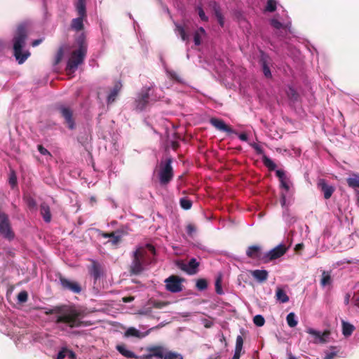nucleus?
Listing matches in <instances>:
<instances>
[{
    "label": "nucleus",
    "mask_w": 359,
    "mask_h": 359,
    "mask_svg": "<svg viewBox=\"0 0 359 359\" xmlns=\"http://www.w3.org/2000/svg\"><path fill=\"white\" fill-rule=\"evenodd\" d=\"M172 163V158L170 157L162 161L160 164L158 177L161 185H167L173 178L174 172Z\"/></svg>",
    "instance_id": "5"
},
{
    "label": "nucleus",
    "mask_w": 359,
    "mask_h": 359,
    "mask_svg": "<svg viewBox=\"0 0 359 359\" xmlns=\"http://www.w3.org/2000/svg\"><path fill=\"white\" fill-rule=\"evenodd\" d=\"M221 283L222 278L221 277H218L215 281V291L219 294H222L223 293Z\"/></svg>",
    "instance_id": "45"
},
{
    "label": "nucleus",
    "mask_w": 359,
    "mask_h": 359,
    "mask_svg": "<svg viewBox=\"0 0 359 359\" xmlns=\"http://www.w3.org/2000/svg\"><path fill=\"white\" fill-rule=\"evenodd\" d=\"M304 248V244L303 243H298L295 245L294 250L296 252H298Z\"/></svg>",
    "instance_id": "64"
},
{
    "label": "nucleus",
    "mask_w": 359,
    "mask_h": 359,
    "mask_svg": "<svg viewBox=\"0 0 359 359\" xmlns=\"http://www.w3.org/2000/svg\"><path fill=\"white\" fill-rule=\"evenodd\" d=\"M287 250V247L283 244H280L269 252L266 253L261 259L264 263H268L283 256Z\"/></svg>",
    "instance_id": "7"
},
{
    "label": "nucleus",
    "mask_w": 359,
    "mask_h": 359,
    "mask_svg": "<svg viewBox=\"0 0 359 359\" xmlns=\"http://www.w3.org/2000/svg\"><path fill=\"white\" fill-rule=\"evenodd\" d=\"M264 165L268 168L269 170H274L276 168V163L269 157L264 155L262 158Z\"/></svg>",
    "instance_id": "36"
},
{
    "label": "nucleus",
    "mask_w": 359,
    "mask_h": 359,
    "mask_svg": "<svg viewBox=\"0 0 359 359\" xmlns=\"http://www.w3.org/2000/svg\"><path fill=\"white\" fill-rule=\"evenodd\" d=\"M355 330V327L347 323V322H342V334L345 337H349L352 334L353 332Z\"/></svg>",
    "instance_id": "31"
},
{
    "label": "nucleus",
    "mask_w": 359,
    "mask_h": 359,
    "mask_svg": "<svg viewBox=\"0 0 359 359\" xmlns=\"http://www.w3.org/2000/svg\"><path fill=\"white\" fill-rule=\"evenodd\" d=\"M147 351L149 352L148 353L137 356V358L151 359L153 357H156L158 359H183L181 354L168 351L162 346H149L147 348Z\"/></svg>",
    "instance_id": "4"
},
{
    "label": "nucleus",
    "mask_w": 359,
    "mask_h": 359,
    "mask_svg": "<svg viewBox=\"0 0 359 359\" xmlns=\"http://www.w3.org/2000/svg\"><path fill=\"white\" fill-rule=\"evenodd\" d=\"M8 182L12 189L17 187V184H18L17 176H16V174L14 170H11L10 172Z\"/></svg>",
    "instance_id": "39"
},
{
    "label": "nucleus",
    "mask_w": 359,
    "mask_h": 359,
    "mask_svg": "<svg viewBox=\"0 0 359 359\" xmlns=\"http://www.w3.org/2000/svg\"><path fill=\"white\" fill-rule=\"evenodd\" d=\"M253 323L258 327H262L265 323L264 318L262 315H257L253 318Z\"/></svg>",
    "instance_id": "42"
},
{
    "label": "nucleus",
    "mask_w": 359,
    "mask_h": 359,
    "mask_svg": "<svg viewBox=\"0 0 359 359\" xmlns=\"http://www.w3.org/2000/svg\"><path fill=\"white\" fill-rule=\"evenodd\" d=\"M58 313L55 320L56 324L65 323L70 328L79 327L86 326L88 324L82 320L86 316V312L81 309H79L75 306L63 308L56 306L52 309H46V315Z\"/></svg>",
    "instance_id": "1"
},
{
    "label": "nucleus",
    "mask_w": 359,
    "mask_h": 359,
    "mask_svg": "<svg viewBox=\"0 0 359 359\" xmlns=\"http://www.w3.org/2000/svg\"><path fill=\"white\" fill-rule=\"evenodd\" d=\"M177 266L182 271L186 272L189 275L196 274L198 271V266L200 263L195 258H191L188 264H185L182 261H177L176 262Z\"/></svg>",
    "instance_id": "9"
},
{
    "label": "nucleus",
    "mask_w": 359,
    "mask_h": 359,
    "mask_svg": "<svg viewBox=\"0 0 359 359\" xmlns=\"http://www.w3.org/2000/svg\"><path fill=\"white\" fill-rule=\"evenodd\" d=\"M28 299V293L25 290H22L18 294V301L20 303H25Z\"/></svg>",
    "instance_id": "44"
},
{
    "label": "nucleus",
    "mask_w": 359,
    "mask_h": 359,
    "mask_svg": "<svg viewBox=\"0 0 359 359\" xmlns=\"http://www.w3.org/2000/svg\"><path fill=\"white\" fill-rule=\"evenodd\" d=\"M250 273L259 283L266 281L269 276V273L266 270H253L250 271Z\"/></svg>",
    "instance_id": "21"
},
{
    "label": "nucleus",
    "mask_w": 359,
    "mask_h": 359,
    "mask_svg": "<svg viewBox=\"0 0 359 359\" xmlns=\"http://www.w3.org/2000/svg\"><path fill=\"white\" fill-rule=\"evenodd\" d=\"M121 88H122L121 82L119 81L115 82L112 90H111L110 93L107 96V104H111L115 102Z\"/></svg>",
    "instance_id": "19"
},
{
    "label": "nucleus",
    "mask_w": 359,
    "mask_h": 359,
    "mask_svg": "<svg viewBox=\"0 0 359 359\" xmlns=\"http://www.w3.org/2000/svg\"><path fill=\"white\" fill-rule=\"evenodd\" d=\"M238 137L241 140L243 141V142H247L248 141V135L246 133H241L238 135Z\"/></svg>",
    "instance_id": "61"
},
{
    "label": "nucleus",
    "mask_w": 359,
    "mask_h": 359,
    "mask_svg": "<svg viewBox=\"0 0 359 359\" xmlns=\"http://www.w3.org/2000/svg\"><path fill=\"white\" fill-rule=\"evenodd\" d=\"M67 356L70 359H74L76 358V354L72 351L67 348Z\"/></svg>",
    "instance_id": "59"
},
{
    "label": "nucleus",
    "mask_w": 359,
    "mask_h": 359,
    "mask_svg": "<svg viewBox=\"0 0 359 359\" xmlns=\"http://www.w3.org/2000/svg\"><path fill=\"white\" fill-rule=\"evenodd\" d=\"M180 204L181 208L186 210L191 209L192 206L191 201L186 197L180 198Z\"/></svg>",
    "instance_id": "37"
},
{
    "label": "nucleus",
    "mask_w": 359,
    "mask_h": 359,
    "mask_svg": "<svg viewBox=\"0 0 359 359\" xmlns=\"http://www.w3.org/2000/svg\"><path fill=\"white\" fill-rule=\"evenodd\" d=\"M135 299L134 297L133 296H129V297H125L122 299L123 302L124 303H129V302H133V300Z\"/></svg>",
    "instance_id": "60"
},
{
    "label": "nucleus",
    "mask_w": 359,
    "mask_h": 359,
    "mask_svg": "<svg viewBox=\"0 0 359 359\" xmlns=\"http://www.w3.org/2000/svg\"><path fill=\"white\" fill-rule=\"evenodd\" d=\"M67 356V348H63L57 354V359H64Z\"/></svg>",
    "instance_id": "55"
},
{
    "label": "nucleus",
    "mask_w": 359,
    "mask_h": 359,
    "mask_svg": "<svg viewBox=\"0 0 359 359\" xmlns=\"http://www.w3.org/2000/svg\"><path fill=\"white\" fill-rule=\"evenodd\" d=\"M152 306L154 308L156 309H162L167 306L169 303L167 302H162V301H154L152 302Z\"/></svg>",
    "instance_id": "46"
},
{
    "label": "nucleus",
    "mask_w": 359,
    "mask_h": 359,
    "mask_svg": "<svg viewBox=\"0 0 359 359\" xmlns=\"http://www.w3.org/2000/svg\"><path fill=\"white\" fill-rule=\"evenodd\" d=\"M306 332L314 337L313 343L325 344L327 341V338L330 335V330H325L323 333L313 328H307Z\"/></svg>",
    "instance_id": "15"
},
{
    "label": "nucleus",
    "mask_w": 359,
    "mask_h": 359,
    "mask_svg": "<svg viewBox=\"0 0 359 359\" xmlns=\"http://www.w3.org/2000/svg\"><path fill=\"white\" fill-rule=\"evenodd\" d=\"M58 278L63 290L71 291L75 294H79L81 292V286L78 282L72 281L60 273L58 275Z\"/></svg>",
    "instance_id": "10"
},
{
    "label": "nucleus",
    "mask_w": 359,
    "mask_h": 359,
    "mask_svg": "<svg viewBox=\"0 0 359 359\" xmlns=\"http://www.w3.org/2000/svg\"><path fill=\"white\" fill-rule=\"evenodd\" d=\"M150 90L151 88L148 87L143 89L138 95L135 101V105L137 109L142 111L145 109L149 102Z\"/></svg>",
    "instance_id": "12"
},
{
    "label": "nucleus",
    "mask_w": 359,
    "mask_h": 359,
    "mask_svg": "<svg viewBox=\"0 0 359 359\" xmlns=\"http://www.w3.org/2000/svg\"><path fill=\"white\" fill-rule=\"evenodd\" d=\"M156 251L155 247L149 243L140 246L133 253L130 272L134 275L141 273L145 266L156 262Z\"/></svg>",
    "instance_id": "2"
},
{
    "label": "nucleus",
    "mask_w": 359,
    "mask_h": 359,
    "mask_svg": "<svg viewBox=\"0 0 359 359\" xmlns=\"http://www.w3.org/2000/svg\"><path fill=\"white\" fill-rule=\"evenodd\" d=\"M37 149L41 154L51 156L50 153L45 147H43V145L39 144L37 146Z\"/></svg>",
    "instance_id": "53"
},
{
    "label": "nucleus",
    "mask_w": 359,
    "mask_h": 359,
    "mask_svg": "<svg viewBox=\"0 0 359 359\" xmlns=\"http://www.w3.org/2000/svg\"><path fill=\"white\" fill-rule=\"evenodd\" d=\"M96 231L98 233L99 236L104 238H110L109 242L113 245H116L121 241V236L116 231H111L110 233H107L102 231L100 229H97Z\"/></svg>",
    "instance_id": "17"
},
{
    "label": "nucleus",
    "mask_w": 359,
    "mask_h": 359,
    "mask_svg": "<svg viewBox=\"0 0 359 359\" xmlns=\"http://www.w3.org/2000/svg\"><path fill=\"white\" fill-rule=\"evenodd\" d=\"M116 349L122 355L127 358H137V356L133 351L128 350L126 347V345L124 344L117 345Z\"/></svg>",
    "instance_id": "27"
},
{
    "label": "nucleus",
    "mask_w": 359,
    "mask_h": 359,
    "mask_svg": "<svg viewBox=\"0 0 359 359\" xmlns=\"http://www.w3.org/2000/svg\"><path fill=\"white\" fill-rule=\"evenodd\" d=\"M175 31L180 36L181 39L184 41H189V36L186 33L184 27L179 24H175Z\"/></svg>",
    "instance_id": "34"
},
{
    "label": "nucleus",
    "mask_w": 359,
    "mask_h": 359,
    "mask_svg": "<svg viewBox=\"0 0 359 359\" xmlns=\"http://www.w3.org/2000/svg\"><path fill=\"white\" fill-rule=\"evenodd\" d=\"M197 11L201 20L202 21L207 22L208 20V18L205 15L203 9L201 7L198 6L197 7Z\"/></svg>",
    "instance_id": "48"
},
{
    "label": "nucleus",
    "mask_w": 359,
    "mask_h": 359,
    "mask_svg": "<svg viewBox=\"0 0 359 359\" xmlns=\"http://www.w3.org/2000/svg\"><path fill=\"white\" fill-rule=\"evenodd\" d=\"M276 176L279 178V180L281 181L285 179V172L282 170H277L276 172Z\"/></svg>",
    "instance_id": "56"
},
{
    "label": "nucleus",
    "mask_w": 359,
    "mask_h": 359,
    "mask_svg": "<svg viewBox=\"0 0 359 359\" xmlns=\"http://www.w3.org/2000/svg\"><path fill=\"white\" fill-rule=\"evenodd\" d=\"M171 147L173 150H177L180 147V143L177 141H172Z\"/></svg>",
    "instance_id": "62"
},
{
    "label": "nucleus",
    "mask_w": 359,
    "mask_h": 359,
    "mask_svg": "<svg viewBox=\"0 0 359 359\" xmlns=\"http://www.w3.org/2000/svg\"><path fill=\"white\" fill-rule=\"evenodd\" d=\"M271 25L277 29H280L283 27V24L276 19L271 20Z\"/></svg>",
    "instance_id": "51"
},
{
    "label": "nucleus",
    "mask_w": 359,
    "mask_h": 359,
    "mask_svg": "<svg viewBox=\"0 0 359 359\" xmlns=\"http://www.w3.org/2000/svg\"><path fill=\"white\" fill-rule=\"evenodd\" d=\"M276 10V1L275 0H268L266 6V11L273 12Z\"/></svg>",
    "instance_id": "43"
},
{
    "label": "nucleus",
    "mask_w": 359,
    "mask_h": 359,
    "mask_svg": "<svg viewBox=\"0 0 359 359\" xmlns=\"http://www.w3.org/2000/svg\"><path fill=\"white\" fill-rule=\"evenodd\" d=\"M246 255L249 258H261V248L259 245H250L246 250Z\"/></svg>",
    "instance_id": "22"
},
{
    "label": "nucleus",
    "mask_w": 359,
    "mask_h": 359,
    "mask_svg": "<svg viewBox=\"0 0 359 359\" xmlns=\"http://www.w3.org/2000/svg\"><path fill=\"white\" fill-rule=\"evenodd\" d=\"M317 187L323 194L325 199H329L335 191L334 187L327 184L325 179H319Z\"/></svg>",
    "instance_id": "14"
},
{
    "label": "nucleus",
    "mask_w": 359,
    "mask_h": 359,
    "mask_svg": "<svg viewBox=\"0 0 359 359\" xmlns=\"http://www.w3.org/2000/svg\"><path fill=\"white\" fill-rule=\"evenodd\" d=\"M182 280L179 276L172 275L165 280V288L168 291L177 293L182 290Z\"/></svg>",
    "instance_id": "11"
},
{
    "label": "nucleus",
    "mask_w": 359,
    "mask_h": 359,
    "mask_svg": "<svg viewBox=\"0 0 359 359\" xmlns=\"http://www.w3.org/2000/svg\"><path fill=\"white\" fill-rule=\"evenodd\" d=\"M269 59L270 58L268 55L265 54L263 51H261L259 62L262 65L263 73L266 78L271 77V72L269 67Z\"/></svg>",
    "instance_id": "18"
},
{
    "label": "nucleus",
    "mask_w": 359,
    "mask_h": 359,
    "mask_svg": "<svg viewBox=\"0 0 359 359\" xmlns=\"http://www.w3.org/2000/svg\"><path fill=\"white\" fill-rule=\"evenodd\" d=\"M194 41L196 46H199L201 43V36L198 32H196L194 36Z\"/></svg>",
    "instance_id": "52"
},
{
    "label": "nucleus",
    "mask_w": 359,
    "mask_h": 359,
    "mask_svg": "<svg viewBox=\"0 0 359 359\" xmlns=\"http://www.w3.org/2000/svg\"><path fill=\"white\" fill-rule=\"evenodd\" d=\"M280 182V187L282 188L285 189L286 191H288L290 189V187H289V184H287V182H286V179H284Z\"/></svg>",
    "instance_id": "58"
},
{
    "label": "nucleus",
    "mask_w": 359,
    "mask_h": 359,
    "mask_svg": "<svg viewBox=\"0 0 359 359\" xmlns=\"http://www.w3.org/2000/svg\"><path fill=\"white\" fill-rule=\"evenodd\" d=\"M86 53L84 50H81L77 49L72 52L65 69L67 74L74 73L76 72L78 67L83 63Z\"/></svg>",
    "instance_id": "6"
},
{
    "label": "nucleus",
    "mask_w": 359,
    "mask_h": 359,
    "mask_svg": "<svg viewBox=\"0 0 359 359\" xmlns=\"http://www.w3.org/2000/svg\"><path fill=\"white\" fill-rule=\"evenodd\" d=\"M286 321L288 326L290 327H294L298 323V321L296 320V315L293 312L287 314L286 317Z\"/></svg>",
    "instance_id": "35"
},
{
    "label": "nucleus",
    "mask_w": 359,
    "mask_h": 359,
    "mask_svg": "<svg viewBox=\"0 0 359 359\" xmlns=\"http://www.w3.org/2000/svg\"><path fill=\"white\" fill-rule=\"evenodd\" d=\"M243 339L241 335L237 336L235 350L242 351Z\"/></svg>",
    "instance_id": "47"
},
{
    "label": "nucleus",
    "mask_w": 359,
    "mask_h": 359,
    "mask_svg": "<svg viewBox=\"0 0 359 359\" xmlns=\"http://www.w3.org/2000/svg\"><path fill=\"white\" fill-rule=\"evenodd\" d=\"M0 234L10 241L13 239L15 236L11 227L8 217L6 214L0 215Z\"/></svg>",
    "instance_id": "8"
},
{
    "label": "nucleus",
    "mask_w": 359,
    "mask_h": 359,
    "mask_svg": "<svg viewBox=\"0 0 359 359\" xmlns=\"http://www.w3.org/2000/svg\"><path fill=\"white\" fill-rule=\"evenodd\" d=\"M196 229L195 226L192 224H189L187 226V233L189 236H192V234L196 231Z\"/></svg>",
    "instance_id": "54"
},
{
    "label": "nucleus",
    "mask_w": 359,
    "mask_h": 359,
    "mask_svg": "<svg viewBox=\"0 0 359 359\" xmlns=\"http://www.w3.org/2000/svg\"><path fill=\"white\" fill-rule=\"evenodd\" d=\"M89 273L94 278L95 281L99 279L101 276V269L100 264L93 261L91 266L89 267Z\"/></svg>",
    "instance_id": "23"
},
{
    "label": "nucleus",
    "mask_w": 359,
    "mask_h": 359,
    "mask_svg": "<svg viewBox=\"0 0 359 359\" xmlns=\"http://www.w3.org/2000/svg\"><path fill=\"white\" fill-rule=\"evenodd\" d=\"M75 8L79 16L86 17V0H76Z\"/></svg>",
    "instance_id": "28"
},
{
    "label": "nucleus",
    "mask_w": 359,
    "mask_h": 359,
    "mask_svg": "<svg viewBox=\"0 0 359 359\" xmlns=\"http://www.w3.org/2000/svg\"><path fill=\"white\" fill-rule=\"evenodd\" d=\"M276 296L277 299L281 303H286L289 301V297L287 294L280 287L277 289Z\"/></svg>",
    "instance_id": "32"
},
{
    "label": "nucleus",
    "mask_w": 359,
    "mask_h": 359,
    "mask_svg": "<svg viewBox=\"0 0 359 359\" xmlns=\"http://www.w3.org/2000/svg\"><path fill=\"white\" fill-rule=\"evenodd\" d=\"M86 17L79 16L76 18H74L71 22V28L75 31H81L84 28L83 20Z\"/></svg>",
    "instance_id": "25"
},
{
    "label": "nucleus",
    "mask_w": 359,
    "mask_h": 359,
    "mask_svg": "<svg viewBox=\"0 0 359 359\" xmlns=\"http://www.w3.org/2000/svg\"><path fill=\"white\" fill-rule=\"evenodd\" d=\"M26 39V27L25 25H20L18 27L15 35L13 38L14 56L20 65L24 63L30 55V53L28 50L22 52V48L25 45Z\"/></svg>",
    "instance_id": "3"
},
{
    "label": "nucleus",
    "mask_w": 359,
    "mask_h": 359,
    "mask_svg": "<svg viewBox=\"0 0 359 359\" xmlns=\"http://www.w3.org/2000/svg\"><path fill=\"white\" fill-rule=\"evenodd\" d=\"M331 283H332V278H331L330 272L326 271H323V273H322V278H321V280H320V285L323 287H325V286L330 285Z\"/></svg>",
    "instance_id": "33"
},
{
    "label": "nucleus",
    "mask_w": 359,
    "mask_h": 359,
    "mask_svg": "<svg viewBox=\"0 0 359 359\" xmlns=\"http://www.w3.org/2000/svg\"><path fill=\"white\" fill-rule=\"evenodd\" d=\"M196 286L200 291L205 290L208 287V282L204 278H200L196 281Z\"/></svg>",
    "instance_id": "41"
},
{
    "label": "nucleus",
    "mask_w": 359,
    "mask_h": 359,
    "mask_svg": "<svg viewBox=\"0 0 359 359\" xmlns=\"http://www.w3.org/2000/svg\"><path fill=\"white\" fill-rule=\"evenodd\" d=\"M40 213L46 223H49L51 221L52 215L50 213V209L49 205L43 202L40 205Z\"/></svg>",
    "instance_id": "20"
},
{
    "label": "nucleus",
    "mask_w": 359,
    "mask_h": 359,
    "mask_svg": "<svg viewBox=\"0 0 359 359\" xmlns=\"http://www.w3.org/2000/svg\"><path fill=\"white\" fill-rule=\"evenodd\" d=\"M250 147H252L256 151L257 154H263L264 150L263 149L257 144L256 143H249Z\"/></svg>",
    "instance_id": "49"
},
{
    "label": "nucleus",
    "mask_w": 359,
    "mask_h": 359,
    "mask_svg": "<svg viewBox=\"0 0 359 359\" xmlns=\"http://www.w3.org/2000/svg\"><path fill=\"white\" fill-rule=\"evenodd\" d=\"M167 74L171 79L175 81L176 82L180 83H183L182 78L176 72H175L173 70H168Z\"/></svg>",
    "instance_id": "40"
},
{
    "label": "nucleus",
    "mask_w": 359,
    "mask_h": 359,
    "mask_svg": "<svg viewBox=\"0 0 359 359\" xmlns=\"http://www.w3.org/2000/svg\"><path fill=\"white\" fill-rule=\"evenodd\" d=\"M337 351L326 353L324 359H333L337 355Z\"/></svg>",
    "instance_id": "57"
},
{
    "label": "nucleus",
    "mask_w": 359,
    "mask_h": 359,
    "mask_svg": "<svg viewBox=\"0 0 359 359\" xmlns=\"http://www.w3.org/2000/svg\"><path fill=\"white\" fill-rule=\"evenodd\" d=\"M58 110L60 113L61 114L62 116L65 120V123L67 124L68 128L71 130L74 129L75 128V122L74 119L73 118V111L72 110L67 107L65 106H60L58 107Z\"/></svg>",
    "instance_id": "13"
},
{
    "label": "nucleus",
    "mask_w": 359,
    "mask_h": 359,
    "mask_svg": "<svg viewBox=\"0 0 359 359\" xmlns=\"http://www.w3.org/2000/svg\"><path fill=\"white\" fill-rule=\"evenodd\" d=\"M210 123L212 126L220 131L226 132L228 134L238 135L236 131L233 130L229 126L226 125L225 122L222 119L212 118L210 120Z\"/></svg>",
    "instance_id": "16"
},
{
    "label": "nucleus",
    "mask_w": 359,
    "mask_h": 359,
    "mask_svg": "<svg viewBox=\"0 0 359 359\" xmlns=\"http://www.w3.org/2000/svg\"><path fill=\"white\" fill-rule=\"evenodd\" d=\"M241 351L235 350L234 355L232 359H239L241 357Z\"/></svg>",
    "instance_id": "63"
},
{
    "label": "nucleus",
    "mask_w": 359,
    "mask_h": 359,
    "mask_svg": "<svg viewBox=\"0 0 359 359\" xmlns=\"http://www.w3.org/2000/svg\"><path fill=\"white\" fill-rule=\"evenodd\" d=\"M346 182L349 187L359 189V174L353 173L346 179Z\"/></svg>",
    "instance_id": "29"
},
{
    "label": "nucleus",
    "mask_w": 359,
    "mask_h": 359,
    "mask_svg": "<svg viewBox=\"0 0 359 359\" xmlns=\"http://www.w3.org/2000/svg\"><path fill=\"white\" fill-rule=\"evenodd\" d=\"M150 330L147 331L145 333H142L135 327H129L126 332H125V337H135L137 338H143L146 337L149 332Z\"/></svg>",
    "instance_id": "24"
},
{
    "label": "nucleus",
    "mask_w": 359,
    "mask_h": 359,
    "mask_svg": "<svg viewBox=\"0 0 359 359\" xmlns=\"http://www.w3.org/2000/svg\"><path fill=\"white\" fill-rule=\"evenodd\" d=\"M211 6H212L214 14H215V17L217 18L219 24L220 25L221 27H223L224 24V17L221 13L220 7H219V4L217 2L214 1L212 3Z\"/></svg>",
    "instance_id": "26"
},
{
    "label": "nucleus",
    "mask_w": 359,
    "mask_h": 359,
    "mask_svg": "<svg viewBox=\"0 0 359 359\" xmlns=\"http://www.w3.org/2000/svg\"><path fill=\"white\" fill-rule=\"evenodd\" d=\"M26 202L29 208H34L36 206V202L32 197L27 198Z\"/></svg>",
    "instance_id": "50"
},
{
    "label": "nucleus",
    "mask_w": 359,
    "mask_h": 359,
    "mask_svg": "<svg viewBox=\"0 0 359 359\" xmlns=\"http://www.w3.org/2000/svg\"><path fill=\"white\" fill-rule=\"evenodd\" d=\"M76 42L79 46L77 50H85L87 53V43L86 41V36L84 33H81L76 39Z\"/></svg>",
    "instance_id": "30"
},
{
    "label": "nucleus",
    "mask_w": 359,
    "mask_h": 359,
    "mask_svg": "<svg viewBox=\"0 0 359 359\" xmlns=\"http://www.w3.org/2000/svg\"><path fill=\"white\" fill-rule=\"evenodd\" d=\"M64 56V48L63 47H60L57 51V53L55 56L53 65H57L62 60Z\"/></svg>",
    "instance_id": "38"
}]
</instances>
